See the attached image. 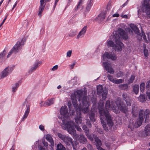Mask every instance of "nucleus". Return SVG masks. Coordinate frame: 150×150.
I'll return each mask as SVG.
<instances>
[{
    "label": "nucleus",
    "mask_w": 150,
    "mask_h": 150,
    "mask_svg": "<svg viewBox=\"0 0 150 150\" xmlns=\"http://www.w3.org/2000/svg\"><path fill=\"white\" fill-rule=\"evenodd\" d=\"M103 66L105 70L110 74H113L114 72V70L112 68L111 64L107 62L103 63Z\"/></svg>",
    "instance_id": "11"
},
{
    "label": "nucleus",
    "mask_w": 150,
    "mask_h": 150,
    "mask_svg": "<svg viewBox=\"0 0 150 150\" xmlns=\"http://www.w3.org/2000/svg\"><path fill=\"white\" fill-rule=\"evenodd\" d=\"M130 26L136 34H138L139 33V30L136 25L133 24H131Z\"/></svg>",
    "instance_id": "26"
},
{
    "label": "nucleus",
    "mask_w": 150,
    "mask_h": 150,
    "mask_svg": "<svg viewBox=\"0 0 150 150\" xmlns=\"http://www.w3.org/2000/svg\"><path fill=\"white\" fill-rule=\"evenodd\" d=\"M119 87L120 89L125 91H127L128 89V85L126 84L120 85Z\"/></svg>",
    "instance_id": "33"
},
{
    "label": "nucleus",
    "mask_w": 150,
    "mask_h": 150,
    "mask_svg": "<svg viewBox=\"0 0 150 150\" xmlns=\"http://www.w3.org/2000/svg\"><path fill=\"white\" fill-rule=\"evenodd\" d=\"M76 62H74L72 64L70 65V68L71 69H73L74 66L75 65Z\"/></svg>",
    "instance_id": "59"
},
{
    "label": "nucleus",
    "mask_w": 150,
    "mask_h": 150,
    "mask_svg": "<svg viewBox=\"0 0 150 150\" xmlns=\"http://www.w3.org/2000/svg\"><path fill=\"white\" fill-rule=\"evenodd\" d=\"M25 41V39H23L18 41L12 49V51H13L14 53H18L22 48V46L24 45Z\"/></svg>",
    "instance_id": "7"
},
{
    "label": "nucleus",
    "mask_w": 150,
    "mask_h": 150,
    "mask_svg": "<svg viewBox=\"0 0 150 150\" xmlns=\"http://www.w3.org/2000/svg\"><path fill=\"white\" fill-rule=\"evenodd\" d=\"M30 105H28L27 106V109L25 111L24 115L23 116L22 120L23 121L25 120L28 117L30 111Z\"/></svg>",
    "instance_id": "23"
},
{
    "label": "nucleus",
    "mask_w": 150,
    "mask_h": 150,
    "mask_svg": "<svg viewBox=\"0 0 150 150\" xmlns=\"http://www.w3.org/2000/svg\"><path fill=\"white\" fill-rule=\"evenodd\" d=\"M123 80L122 79H115L113 83L118 84L122 83Z\"/></svg>",
    "instance_id": "46"
},
{
    "label": "nucleus",
    "mask_w": 150,
    "mask_h": 150,
    "mask_svg": "<svg viewBox=\"0 0 150 150\" xmlns=\"http://www.w3.org/2000/svg\"><path fill=\"white\" fill-rule=\"evenodd\" d=\"M77 78L76 77H74L70 81H69V83H72L73 85H76L77 82Z\"/></svg>",
    "instance_id": "45"
},
{
    "label": "nucleus",
    "mask_w": 150,
    "mask_h": 150,
    "mask_svg": "<svg viewBox=\"0 0 150 150\" xmlns=\"http://www.w3.org/2000/svg\"><path fill=\"white\" fill-rule=\"evenodd\" d=\"M117 32L123 39L125 40H127L128 39V34L123 29L119 28L118 29Z\"/></svg>",
    "instance_id": "13"
},
{
    "label": "nucleus",
    "mask_w": 150,
    "mask_h": 150,
    "mask_svg": "<svg viewBox=\"0 0 150 150\" xmlns=\"http://www.w3.org/2000/svg\"><path fill=\"white\" fill-rule=\"evenodd\" d=\"M58 68V66L56 65L54 66L51 69V70L52 71H54L57 70Z\"/></svg>",
    "instance_id": "56"
},
{
    "label": "nucleus",
    "mask_w": 150,
    "mask_h": 150,
    "mask_svg": "<svg viewBox=\"0 0 150 150\" xmlns=\"http://www.w3.org/2000/svg\"><path fill=\"white\" fill-rule=\"evenodd\" d=\"M81 108H79L76 110V115L75 118V122L78 124H81L82 122V117L80 112Z\"/></svg>",
    "instance_id": "10"
},
{
    "label": "nucleus",
    "mask_w": 150,
    "mask_h": 150,
    "mask_svg": "<svg viewBox=\"0 0 150 150\" xmlns=\"http://www.w3.org/2000/svg\"><path fill=\"white\" fill-rule=\"evenodd\" d=\"M108 93V91L106 89H105L103 92L102 93V99L103 100H105L106 98Z\"/></svg>",
    "instance_id": "37"
},
{
    "label": "nucleus",
    "mask_w": 150,
    "mask_h": 150,
    "mask_svg": "<svg viewBox=\"0 0 150 150\" xmlns=\"http://www.w3.org/2000/svg\"><path fill=\"white\" fill-rule=\"evenodd\" d=\"M107 77L108 80H110V81H112L113 83L114 82L115 79H114L113 76H112L110 74H108L107 76Z\"/></svg>",
    "instance_id": "43"
},
{
    "label": "nucleus",
    "mask_w": 150,
    "mask_h": 150,
    "mask_svg": "<svg viewBox=\"0 0 150 150\" xmlns=\"http://www.w3.org/2000/svg\"><path fill=\"white\" fill-rule=\"evenodd\" d=\"M141 111H142L143 113V117H144V118L145 119V122H146L149 118L150 112V110L149 109H146L145 111H144L143 110H141L139 111V113H140Z\"/></svg>",
    "instance_id": "19"
},
{
    "label": "nucleus",
    "mask_w": 150,
    "mask_h": 150,
    "mask_svg": "<svg viewBox=\"0 0 150 150\" xmlns=\"http://www.w3.org/2000/svg\"><path fill=\"white\" fill-rule=\"evenodd\" d=\"M45 5H41L40 4V6L39 7V12L38 13V15L40 17L41 16V14L43 10L45 7Z\"/></svg>",
    "instance_id": "36"
},
{
    "label": "nucleus",
    "mask_w": 150,
    "mask_h": 150,
    "mask_svg": "<svg viewBox=\"0 0 150 150\" xmlns=\"http://www.w3.org/2000/svg\"><path fill=\"white\" fill-rule=\"evenodd\" d=\"M72 53V51L69 50L67 52V56L68 57H70Z\"/></svg>",
    "instance_id": "55"
},
{
    "label": "nucleus",
    "mask_w": 150,
    "mask_h": 150,
    "mask_svg": "<svg viewBox=\"0 0 150 150\" xmlns=\"http://www.w3.org/2000/svg\"><path fill=\"white\" fill-rule=\"evenodd\" d=\"M140 91L142 93L144 92L145 88V84L143 82L140 84Z\"/></svg>",
    "instance_id": "39"
},
{
    "label": "nucleus",
    "mask_w": 150,
    "mask_h": 150,
    "mask_svg": "<svg viewBox=\"0 0 150 150\" xmlns=\"http://www.w3.org/2000/svg\"><path fill=\"white\" fill-rule=\"evenodd\" d=\"M63 142L67 145L69 146L71 144L73 147H74V146L72 144L73 142L72 139L71 137L68 136H66Z\"/></svg>",
    "instance_id": "17"
},
{
    "label": "nucleus",
    "mask_w": 150,
    "mask_h": 150,
    "mask_svg": "<svg viewBox=\"0 0 150 150\" xmlns=\"http://www.w3.org/2000/svg\"><path fill=\"white\" fill-rule=\"evenodd\" d=\"M139 100L142 103L144 102L146 100V98L145 97V95L143 94H141L138 98Z\"/></svg>",
    "instance_id": "32"
},
{
    "label": "nucleus",
    "mask_w": 150,
    "mask_h": 150,
    "mask_svg": "<svg viewBox=\"0 0 150 150\" xmlns=\"http://www.w3.org/2000/svg\"><path fill=\"white\" fill-rule=\"evenodd\" d=\"M6 53V52L5 50H4L2 52L1 54V58L2 57V58H3L5 55Z\"/></svg>",
    "instance_id": "57"
},
{
    "label": "nucleus",
    "mask_w": 150,
    "mask_h": 150,
    "mask_svg": "<svg viewBox=\"0 0 150 150\" xmlns=\"http://www.w3.org/2000/svg\"><path fill=\"white\" fill-rule=\"evenodd\" d=\"M103 59H105L106 58L110 59L112 60H115L117 59L116 55L114 54L105 52L103 56Z\"/></svg>",
    "instance_id": "14"
},
{
    "label": "nucleus",
    "mask_w": 150,
    "mask_h": 150,
    "mask_svg": "<svg viewBox=\"0 0 150 150\" xmlns=\"http://www.w3.org/2000/svg\"><path fill=\"white\" fill-rule=\"evenodd\" d=\"M82 128L83 129L86 135L87 136L89 133V131L88 128L86 126L84 125L83 126Z\"/></svg>",
    "instance_id": "44"
},
{
    "label": "nucleus",
    "mask_w": 150,
    "mask_h": 150,
    "mask_svg": "<svg viewBox=\"0 0 150 150\" xmlns=\"http://www.w3.org/2000/svg\"><path fill=\"white\" fill-rule=\"evenodd\" d=\"M115 103L117 105V107H113V108H112L113 111L117 113L118 111L117 110L118 109L121 112L124 113H126L127 112L128 109L127 107L124 104H123L121 101L120 98H117L116 99Z\"/></svg>",
    "instance_id": "5"
},
{
    "label": "nucleus",
    "mask_w": 150,
    "mask_h": 150,
    "mask_svg": "<svg viewBox=\"0 0 150 150\" xmlns=\"http://www.w3.org/2000/svg\"><path fill=\"white\" fill-rule=\"evenodd\" d=\"M46 139L51 144L52 146H54V143L53 139L51 136L50 134H47L46 135Z\"/></svg>",
    "instance_id": "22"
},
{
    "label": "nucleus",
    "mask_w": 150,
    "mask_h": 150,
    "mask_svg": "<svg viewBox=\"0 0 150 150\" xmlns=\"http://www.w3.org/2000/svg\"><path fill=\"white\" fill-rule=\"evenodd\" d=\"M142 10L147 15L150 16V4L147 0H144L142 4Z\"/></svg>",
    "instance_id": "8"
},
{
    "label": "nucleus",
    "mask_w": 150,
    "mask_h": 150,
    "mask_svg": "<svg viewBox=\"0 0 150 150\" xmlns=\"http://www.w3.org/2000/svg\"><path fill=\"white\" fill-rule=\"evenodd\" d=\"M94 139L95 142H96V147H97V146H101L102 144L101 140L97 137H95Z\"/></svg>",
    "instance_id": "31"
},
{
    "label": "nucleus",
    "mask_w": 150,
    "mask_h": 150,
    "mask_svg": "<svg viewBox=\"0 0 150 150\" xmlns=\"http://www.w3.org/2000/svg\"><path fill=\"white\" fill-rule=\"evenodd\" d=\"M145 88L146 93L148 98L150 100V81H147L146 83Z\"/></svg>",
    "instance_id": "20"
},
{
    "label": "nucleus",
    "mask_w": 150,
    "mask_h": 150,
    "mask_svg": "<svg viewBox=\"0 0 150 150\" xmlns=\"http://www.w3.org/2000/svg\"><path fill=\"white\" fill-rule=\"evenodd\" d=\"M57 150H66L65 147L61 143L58 144L57 146Z\"/></svg>",
    "instance_id": "35"
},
{
    "label": "nucleus",
    "mask_w": 150,
    "mask_h": 150,
    "mask_svg": "<svg viewBox=\"0 0 150 150\" xmlns=\"http://www.w3.org/2000/svg\"><path fill=\"white\" fill-rule=\"evenodd\" d=\"M19 84L18 83L15 84L12 87V91L13 92H15L17 90V88L18 87Z\"/></svg>",
    "instance_id": "41"
},
{
    "label": "nucleus",
    "mask_w": 150,
    "mask_h": 150,
    "mask_svg": "<svg viewBox=\"0 0 150 150\" xmlns=\"http://www.w3.org/2000/svg\"><path fill=\"white\" fill-rule=\"evenodd\" d=\"M98 108L100 115V118L102 125L104 129L107 131L108 130V128L104 119L106 120L109 127H111L114 124L112 117L108 112H105L104 110L103 102L102 100H100L98 103Z\"/></svg>",
    "instance_id": "2"
},
{
    "label": "nucleus",
    "mask_w": 150,
    "mask_h": 150,
    "mask_svg": "<svg viewBox=\"0 0 150 150\" xmlns=\"http://www.w3.org/2000/svg\"><path fill=\"white\" fill-rule=\"evenodd\" d=\"M93 0H89L88 4L87 5V6L86 8V10L88 11L90 9L91 6L93 5Z\"/></svg>",
    "instance_id": "34"
},
{
    "label": "nucleus",
    "mask_w": 150,
    "mask_h": 150,
    "mask_svg": "<svg viewBox=\"0 0 150 150\" xmlns=\"http://www.w3.org/2000/svg\"><path fill=\"white\" fill-rule=\"evenodd\" d=\"M73 144H74V147H73V149H76V146L79 144L78 142L77 141H75L74 142L73 141Z\"/></svg>",
    "instance_id": "52"
},
{
    "label": "nucleus",
    "mask_w": 150,
    "mask_h": 150,
    "mask_svg": "<svg viewBox=\"0 0 150 150\" xmlns=\"http://www.w3.org/2000/svg\"><path fill=\"white\" fill-rule=\"evenodd\" d=\"M42 64V62L40 61H37L34 64L33 66L29 70V72L31 73L35 71L36 69Z\"/></svg>",
    "instance_id": "18"
},
{
    "label": "nucleus",
    "mask_w": 150,
    "mask_h": 150,
    "mask_svg": "<svg viewBox=\"0 0 150 150\" xmlns=\"http://www.w3.org/2000/svg\"><path fill=\"white\" fill-rule=\"evenodd\" d=\"M104 89L102 86L101 85H99L97 87V92L98 94H100L103 92Z\"/></svg>",
    "instance_id": "29"
},
{
    "label": "nucleus",
    "mask_w": 150,
    "mask_h": 150,
    "mask_svg": "<svg viewBox=\"0 0 150 150\" xmlns=\"http://www.w3.org/2000/svg\"><path fill=\"white\" fill-rule=\"evenodd\" d=\"M89 117L91 120L93 122L95 121V114L93 112H91V113L89 114Z\"/></svg>",
    "instance_id": "38"
},
{
    "label": "nucleus",
    "mask_w": 150,
    "mask_h": 150,
    "mask_svg": "<svg viewBox=\"0 0 150 150\" xmlns=\"http://www.w3.org/2000/svg\"><path fill=\"white\" fill-rule=\"evenodd\" d=\"M135 77L133 75H132L130 79L128 81V83L130 84V83H132Z\"/></svg>",
    "instance_id": "47"
},
{
    "label": "nucleus",
    "mask_w": 150,
    "mask_h": 150,
    "mask_svg": "<svg viewBox=\"0 0 150 150\" xmlns=\"http://www.w3.org/2000/svg\"><path fill=\"white\" fill-rule=\"evenodd\" d=\"M138 113V111L137 109V108H135L134 107L132 108V113L133 115L136 116L137 115Z\"/></svg>",
    "instance_id": "40"
},
{
    "label": "nucleus",
    "mask_w": 150,
    "mask_h": 150,
    "mask_svg": "<svg viewBox=\"0 0 150 150\" xmlns=\"http://www.w3.org/2000/svg\"><path fill=\"white\" fill-rule=\"evenodd\" d=\"M39 129L42 131H43L44 130V127L42 125H40L39 127Z\"/></svg>",
    "instance_id": "61"
},
{
    "label": "nucleus",
    "mask_w": 150,
    "mask_h": 150,
    "mask_svg": "<svg viewBox=\"0 0 150 150\" xmlns=\"http://www.w3.org/2000/svg\"><path fill=\"white\" fill-rule=\"evenodd\" d=\"M14 53L13 51H12V49L11 50V51L8 53L7 56V58H8L10 57L12 53Z\"/></svg>",
    "instance_id": "58"
},
{
    "label": "nucleus",
    "mask_w": 150,
    "mask_h": 150,
    "mask_svg": "<svg viewBox=\"0 0 150 150\" xmlns=\"http://www.w3.org/2000/svg\"><path fill=\"white\" fill-rule=\"evenodd\" d=\"M57 135L59 138L64 141L66 136L65 135L62 134L61 133H57Z\"/></svg>",
    "instance_id": "42"
},
{
    "label": "nucleus",
    "mask_w": 150,
    "mask_h": 150,
    "mask_svg": "<svg viewBox=\"0 0 150 150\" xmlns=\"http://www.w3.org/2000/svg\"><path fill=\"white\" fill-rule=\"evenodd\" d=\"M71 97L73 105L76 110L80 108L81 112V111L84 113L88 112L90 102L87 100L86 95L83 94L82 91L79 90L75 91Z\"/></svg>",
    "instance_id": "1"
},
{
    "label": "nucleus",
    "mask_w": 150,
    "mask_h": 150,
    "mask_svg": "<svg viewBox=\"0 0 150 150\" xmlns=\"http://www.w3.org/2000/svg\"><path fill=\"white\" fill-rule=\"evenodd\" d=\"M54 99L52 98L46 101L44 104L45 106H49L53 104L54 103Z\"/></svg>",
    "instance_id": "28"
},
{
    "label": "nucleus",
    "mask_w": 150,
    "mask_h": 150,
    "mask_svg": "<svg viewBox=\"0 0 150 150\" xmlns=\"http://www.w3.org/2000/svg\"><path fill=\"white\" fill-rule=\"evenodd\" d=\"M142 35L143 38V39L144 40L145 42H148V41L146 39V36L144 34H142Z\"/></svg>",
    "instance_id": "60"
},
{
    "label": "nucleus",
    "mask_w": 150,
    "mask_h": 150,
    "mask_svg": "<svg viewBox=\"0 0 150 150\" xmlns=\"http://www.w3.org/2000/svg\"><path fill=\"white\" fill-rule=\"evenodd\" d=\"M13 69V67L8 66L2 72L1 79H3L9 75Z\"/></svg>",
    "instance_id": "9"
},
{
    "label": "nucleus",
    "mask_w": 150,
    "mask_h": 150,
    "mask_svg": "<svg viewBox=\"0 0 150 150\" xmlns=\"http://www.w3.org/2000/svg\"><path fill=\"white\" fill-rule=\"evenodd\" d=\"M120 16L119 14L118 13H115L113 14L112 16L114 17H118Z\"/></svg>",
    "instance_id": "64"
},
{
    "label": "nucleus",
    "mask_w": 150,
    "mask_h": 150,
    "mask_svg": "<svg viewBox=\"0 0 150 150\" xmlns=\"http://www.w3.org/2000/svg\"><path fill=\"white\" fill-rule=\"evenodd\" d=\"M86 124L88 126L91 127V124L90 122V121L89 120L86 119Z\"/></svg>",
    "instance_id": "54"
},
{
    "label": "nucleus",
    "mask_w": 150,
    "mask_h": 150,
    "mask_svg": "<svg viewBox=\"0 0 150 150\" xmlns=\"http://www.w3.org/2000/svg\"><path fill=\"white\" fill-rule=\"evenodd\" d=\"M144 131L146 136L150 135V124H148L145 127Z\"/></svg>",
    "instance_id": "24"
},
{
    "label": "nucleus",
    "mask_w": 150,
    "mask_h": 150,
    "mask_svg": "<svg viewBox=\"0 0 150 150\" xmlns=\"http://www.w3.org/2000/svg\"><path fill=\"white\" fill-rule=\"evenodd\" d=\"M111 106L112 109V108H113V106L112 107L111 105H110V101L109 100H106L105 104V108L106 110L105 112H109L108 110H110Z\"/></svg>",
    "instance_id": "25"
},
{
    "label": "nucleus",
    "mask_w": 150,
    "mask_h": 150,
    "mask_svg": "<svg viewBox=\"0 0 150 150\" xmlns=\"http://www.w3.org/2000/svg\"><path fill=\"white\" fill-rule=\"evenodd\" d=\"M86 147L89 150H93V147L90 144H88Z\"/></svg>",
    "instance_id": "51"
},
{
    "label": "nucleus",
    "mask_w": 150,
    "mask_h": 150,
    "mask_svg": "<svg viewBox=\"0 0 150 150\" xmlns=\"http://www.w3.org/2000/svg\"><path fill=\"white\" fill-rule=\"evenodd\" d=\"M142 113V111H141L140 113H139V118L137 119L134 125H133L130 123L128 126V128L132 129L134 128V127L137 128L142 125L144 120V117H143Z\"/></svg>",
    "instance_id": "6"
},
{
    "label": "nucleus",
    "mask_w": 150,
    "mask_h": 150,
    "mask_svg": "<svg viewBox=\"0 0 150 150\" xmlns=\"http://www.w3.org/2000/svg\"><path fill=\"white\" fill-rule=\"evenodd\" d=\"M63 123L61 124L62 128L64 129H67L68 132L71 134L73 135H76V132L74 127L79 132L82 131L81 129L77 125H74V121L70 120L65 122V121L62 120Z\"/></svg>",
    "instance_id": "4"
},
{
    "label": "nucleus",
    "mask_w": 150,
    "mask_h": 150,
    "mask_svg": "<svg viewBox=\"0 0 150 150\" xmlns=\"http://www.w3.org/2000/svg\"><path fill=\"white\" fill-rule=\"evenodd\" d=\"M60 113L62 115L63 117H67L68 115V112L67 108L66 106H62L60 110Z\"/></svg>",
    "instance_id": "15"
},
{
    "label": "nucleus",
    "mask_w": 150,
    "mask_h": 150,
    "mask_svg": "<svg viewBox=\"0 0 150 150\" xmlns=\"http://www.w3.org/2000/svg\"><path fill=\"white\" fill-rule=\"evenodd\" d=\"M145 47H144V54L145 57H147L148 55V52L147 50L145 49Z\"/></svg>",
    "instance_id": "53"
},
{
    "label": "nucleus",
    "mask_w": 150,
    "mask_h": 150,
    "mask_svg": "<svg viewBox=\"0 0 150 150\" xmlns=\"http://www.w3.org/2000/svg\"><path fill=\"white\" fill-rule=\"evenodd\" d=\"M105 16L104 13H102L100 14L96 18V19L100 21H101L105 18Z\"/></svg>",
    "instance_id": "27"
},
{
    "label": "nucleus",
    "mask_w": 150,
    "mask_h": 150,
    "mask_svg": "<svg viewBox=\"0 0 150 150\" xmlns=\"http://www.w3.org/2000/svg\"><path fill=\"white\" fill-rule=\"evenodd\" d=\"M124 100L125 101L127 106H130L132 103V99L129 95L126 93H124L122 95Z\"/></svg>",
    "instance_id": "12"
},
{
    "label": "nucleus",
    "mask_w": 150,
    "mask_h": 150,
    "mask_svg": "<svg viewBox=\"0 0 150 150\" xmlns=\"http://www.w3.org/2000/svg\"><path fill=\"white\" fill-rule=\"evenodd\" d=\"M123 73L121 71H119L116 74V76L117 78L122 77L123 76Z\"/></svg>",
    "instance_id": "49"
},
{
    "label": "nucleus",
    "mask_w": 150,
    "mask_h": 150,
    "mask_svg": "<svg viewBox=\"0 0 150 150\" xmlns=\"http://www.w3.org/2000/svg\"><path fill=\"white\" fill-rule=\"evenodd\" d=\"M78 140L79 142L83 144H85L87 142V139L83 134H80L78 136Z\"/></svg>",
    "instance_id": "21"
},
{
    "label": "nucleus",
    "mask_w": 150,
    "mask_h": 150,
    "mask_svg": "<svg viewBox=\"0 0 150 150\" xmlns=\"http://www.w3.org/2000/svg\"><path fill=\"white\" fill-rule=\"evenodd\" d=\"M87 27V26H85L83 28L81 29V30L79 32L78 35L76 37V38L77 39H79L80 38H83L85 33H86Z\"/></svg>",
    "instance_id": "16"
},
{
    "label": "nucleus",
    "mask_w": 150,
    "mask_h": 150,
    "mask_svg": "<svg viewBox=\"0 0 150 150\" xmlns=\"http://www.w3.org/2000/svg\"><path fill=\"white\" fill-rule=\"evenodd\" d=\"M93 103V105L96 104L97 102V100L95 98H93L92 100Z\"/></svg>",
    "instance_id": "62"
},
{
    "label": "nucleus",
    "mask_w": 150,
    "mask_h": 150,
    "mask_svg": "<svg viewBox=\"0 0 150 150\" xmlns=\"http://www.w3.org/2000/svg\"><path fill=\"white\" fill-rule=\"evenodd\" d=\"M139 86L138 85L135 84L133 86V91L136 95H137L139 91Z\"/></svg>",
    "instance_id": "30"
},
{
    "label": "nucleus",
    "mask_w": 150,
    "mask_h": 150,
    "mask_svg": "<svg viewBox=\"0 0 150 150\" xmlns=\"http://www.w3.org/2000/svg\"><path fill=\"white\" fill-rule=\"evenodd\" d=\"M77 33L76 31H72L69 34V36L70 37H73L75 36Z\"/></svg>",
    "instance_id": "48"
},
{
    "label": "nucleus",
    "mask_w": 150,
    "mask_h": 150,
    "mask_svg": "<svg viewBox=\"0 0 150 150\" xmlns=\"http://www.w3.org/2000/svg\"><path fill=\"white\" fill-rule=\"evenodd\" d=\"M83 0H80L78 5L77 7V9H78L79 8H81V4L83 2Z\"/></svg>",
    "instance_id": "50"
},
{
    "label": "nucleus",
    "mask_w": 150,
    "mask_h": 150,
    "mask_svg": "<svg viewBox=\"0 0 150 150\" xmlns=\"http://www.w3.org/2000/svg\"><path fill=\"white\" fill-rule=\"evenodd\" d=\"M42 143L46 147L48 146V143L47 142H45V141L42 142Z\"/></svg>",
    "instance_id": "63"
},
{
    "label": "nucleus",
    "mask_w": 150,
    "mask_h": 150,
    "mask_svg": "<svg viewBox=\"0 0 150 150\" xmlns=\"http://www.w3.org/2000/svg\"><path fill=\"white\" fill-rule=\"evenodd\" d=\"M110 38L114 41V42L111 40L107 41V46L108 47H111L115 51H121L124 46L123 44L120 40V37L118 34L114 35Z\"/></svg>",
    "instance_id": "3"
}]
</instances>
